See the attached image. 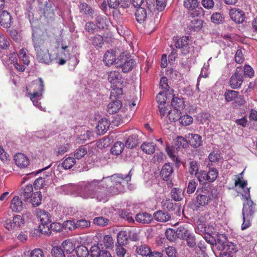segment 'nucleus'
Wrapping results in <instances>:
<instances>
[{
  "label": "nucleus",
  "mask_w": 257,
  "mask_h": 257,
  "mask_svg": "<svg viewBox=\"0 0 257 257\" xmlns=\"http://www.w3.org/2000/svg\"><path fill=\"white\" fill-rule=\"evenodd\" d=\"M132 169L126 175L117 174L103 177L102 179H94L81 185L78 195L84 199L94 198L98 201H106L108 198L123 192L124 183L131 180Z\"/></svg>",
  "instance_id": "nucleus-1"
},
{
  "label": "nucleus",
  "mask_w": 257,
  "mask_h": 257,
  "mask_svg": "<svg viewBox=\"0 0 257 257\" xmlns=\"http://www.w3.org/2000/svg\"><path fill=\"white\" fill-rule=\"evenodd\" d=\"M33 46L36 53V59L41 63L50 64L52 61L49 48L51 42L49 39H33Z\"/></svg>",
  "instance_id": "nucleus-2"
},
{
  "label": "nucleus",
  "mask_w": 257,
  "mask_h": 257,
  "mask_svg": "<svg viewBox=\"0 0 257 257\" xmlns=\"http://www.w3.org/2000/svg\"><path fill=\"white\" fill-rule=\"evenodd\" d=\"M171 105L174 108L173 110H169L167 112L168 116L170 120L176 121L178 120L181 110L185 107L184 101L181 97L173 96L171 101Z\"/></svg>",
  "instance_id": "nucleus-3"
},
{
  "label": "nucleus",
  "mask_w": 257,
  "mask_h": 257,
  "mask_svg": "<svg viewBox=\"0 0 257 257\" xmlns=\"http://www.w3.org/2000/svg\"><path fill=\"white\" fill-rule=\"evenodd\" d=\"M249 189L250 188H247L246 190H245L244 193L242 195V197L245 199L242 214L247 217H252L256 211L255 204L250 199Z\"/></svg>",
  "instance_id": "nucleus-4"
},
{
  "label": "nucleus",
  "mask_w": 257,
  "mask_h": 257,
  "mask_svg": "<svg viewBox=\"0 0 257 257\" xmlns=\"http://www.w3.org/2000/svg\"><path fill=\"white\" fill-rule=\"evenodd\" d=\"M33 85L34 86V90L33 93L29 92L31 100L32 101L33 104L37 107L40 108V103L39 99L42 95V92L44 91V82L41 78H39L38 80L34 82Z\"/></svg>",
  "instance_id": "nucleus-5"
},
{
  "label": "nucleus",
  "mask_w": 257,
  "mask_h": 257,
  "mask_svg": "<svg viewBox=\"0 0 257 257\" xmlns=\"http://www.w3.org/2000/svg\"><path fill=\"white\" fill-rule=\"evenodd\" d=\"M136 65L134 59L128 58L124 53L117 57L116 62V67H120L124 73H127L131 71Z\"/></svg>",
  "instance_id": "nucleus-6"
},
{
  "label": "nucleus",
  "mask_w": 257,
  "mask_h": 257,
  "mask_svg": "<svg viewBox=\"0 0 257 257\" xmlns=\"http://www.w3.org/2000/svg\"><path fill=\"white\" fill-rule=\"evenodd\" d=\"M242 68L237 67L234 74L231 77L229 80V85L233 89H237L240 87L243 82Z\"/></svg>",
  "instance_id": "nucleus-7"
},
{
  "label": "nucleus",
  "mask_w": 257,
  "mask_h": 257,
  "mask_svg": "<svg viewBox=\"0 0 257 257\" xmlns=\"http://www.w3.org/2000/svg\"><path fill=\"white\" fill-rule=\"evenodd\" d=\"M216 245L219 250L226 251L231 254L237 251L235 244L228 241H222L219 238L217 239Z\"/></svg>",
  "instance_id": "nucleus-8"
},
{
  "label": "nucleus",
  "mask_w": 257,
  "mask_h": 257,
  "mask_svg": "<svg viewBox=\"0 0 257 257\" xmlns=\"http://www.w3.org/2000/svg\"><path fill=\"white\" fill-rule=\"evenodd\" d=\"M147 9L151 12L162 11L166 5V0H146Z\"/></svg>",
  "instance_id": "nucleus-9"
},
{
  "label": "nucleus",
  "mask_w": 257,
  "mask_h": 257,
  "mask_svg": "<svg viewBox=\"0 0 257 257\" xmlns=\"http://www.w3.org/2000/svg\"><path fill=\"white\" fill-rule=\"evenodd\" d=\"M35 214L41 222L43 228L52 221L51 214L45 210L37 208L35 211Z\"/></svg>",
  "instance_id": "nucleus-10"
},
{
  "label": "nucleus",
  "mask_w": 257,
  "mask_h": 257,
  "mask_svg": "<svg viewBox=\"0 0 257 257\" xmlns=\"http://www.w3.org/2000/svg\"><path fill=\"white\" fill-rule=\"evenodd\" d=\"M175 43L176 48L181 50L183 54H187L189 52L190 47L188 43L189 37L183 36L178 39H176Z\"/></svg>",
  "instance_id": "nucleus-11"
},
{
  "label": "nucleus",
  "mask_w": 257,
  "mask_h": 257,
  "mask_svg": "<svg viewBox=\"0 0 257 257\" xmlns=\"http://www.w3.org/2000/svg\"><path fill=\"white\" fill-rule=\"evenodd\" d=\"M229 16L231 20L236 23H242L245 19L244 12L239 9H231L229 12Z\"/></svg>",
  "instance_id": "nucleus-12"
},
{
  "label": "nucleus",
  "mask_w": 257,
  "mask_h": 257,
  "mask_svg": "<svg viewBox=\"0 0 257 257\" xmlns=\"http://www.w3.org/2000/svg\"><path fill=\"white\" fill-rule=\"evenodd\" d=\"M174 170L172 164L170 163H166L163 167L160 172L161 178L165 181L171 180V176L173 173Z\"/></svg>",
  "instance_id": "nucleus-13"
},
{
  "label": "nucleus",
  "mask_w": 257,
  "mask_h": 257,
  "mask_svg": "<svg viewBox=\"0 0 257 257\" xmlns=\"http://www.w3.org/2000/svg\"><path fill=\"white\" fill-rule=\"evenodd\" d=\"M14 225H12V220L8 219L5 221V226L8 230L18 228L21 224L24 223V219L20 215H16L13 217Z\"/></svg>",
  "instance_id": "nucleus-14"
},
{
  "label": "nucleus",
  "mask_w": 257,
  "mask_h": 257,
  "mask_svg": "<svg viewBox=\"0 0 257 257\" xmlns=\"http://www.w3.org/2000/svg\"><path fill=\"white\" fill-rule=\"evenodd\" d=\"M12 23V17L7 11H3L0 14V24L5 28H9Z\"/></svg>",
  "instance_id": "nucleus-15"
},
{
  "label": "nucleus",
  "mask_w": 257,
  "mask_h": 257,
  "mask_svg": "<svg viewBox=\"0 0 257 257\" xmlns=\"http://www.w3.org/2000/svg\"><path fill=\"white\" fill-rule=\"evenodd\" d=\"M14 160L16 165L21 168H26L29 164L28 157L22 153L17 154L14 156Z\"/></svg>",
  "instance_id": "nucleus-16"
},
{
  "label": "nucleus",
  "mask_w": 257,
  "mask_h": 257,
  "mask_svg": "<svg viewBox=\"0 0 257 257\" xmlns=\"http://www.w3.org/2000/svg\"><path fill=\"white\" fill-rule=\"evenodd\" d=\"M117 58H116L115 51L110 50L107 51L103 56V61L107 66H110L114 64L116 65V62Z\"/></svg>",
  "instance_id": "nucleus-17"
},
{
  "label": "nucleus",
  "mask_w": 257,
  "mask_h": 257,
  "mask_svg": "<svg viewBox=\"0 0 257 257\" xmlns=\"http://www.w3.org/2000/svg\"><path fill=\"white\" fill-rule=\"evenodd\" d=\"M186 137L190 145L194 148L200 147L202 144V137L198 134H188Z\"/></svg>",
  "instance_id": "nucleus-18"
},
{
  "label": "nucleus",
  "mask_w": 257,
  "mask_h": 257,
  "mask_svg": "<svg viewBox=\"0 0 257 257\" xmlns=\"http://www.w3.org/2000/svg\"><path fill=\"white\" fill-rule=\"evenodd\" d=\"M110 125V122L106 118H101L98 122L96 128L98 134L103 135L108 130Z\"/></svg>",
  "instance_id": "nucleus-19"
},
{
  "label": "nucleus",
  "mask_w": 257,
  "mask_h": 257,
  "mask_svg": "<svg viewBox=\"0 0 257 257\" xmlns=\"http://www.w3.org/2000/svg\"><path fill=\"white\" fill-rule=\"evenodd\" d=\"M214 197H209V196H205L202 194L197 195L196 197L195 205L197 207L201 206H205L207 205L212 200Z\"/></svg>",
  "instance_id": "nucleus-20"
},
{
  "label": "nucleus",
  "mask_w": 257,
  "mask_h": 257,
  "mask_svg": "<svg viewBox=\"0 0 257 257\" xmlns=\"http://www.w3.org/2000/svg\"><path fill=\"white\" fill-rule=\"evenodd\" d=\"M153 217L156 221L161 222H167L171 219L170 214L162 210H158L155 212L153 214Z\"/></svg>",
  "instance_id": "nucleus-21"
},
{
  "label": "nucleus",
  "mask_w": 257,
  "mask_h": 257,
  "mask_svg": "<svg viewBox=\"0 0 257 257\" xmlns=\"http://www.w3.org/2000/svg\"><path fill=\"white\" fill-rule=\"evenodd\" d=\"M33 193V186L32 184H29L20 190L19 194L24 201H27Z\"/></svg>",
  "instance_id": "nucleus-22"
},
{
  "label": "nucleus",
  "mask_w": 257,
  "mask_h": 257,
  "mask_svg": "<svg viewBox=\"0 0 257 257\" xmlns=\"http://www.w3.org/2000/svg\"><path fill=\"white\" fill-rule=\"evenodd\" d=\"M121 75L117 71H110L107 72V80L113 85H116L120 83Z\"/></svg>",
  "instance_id": "nucleus-23"
},
{
  "label": "nucleus",
  "mask_w": 257,
  "mask_h": 257,
  "mask_svg": "<svg viewBox=\"0 0 257 257\" xmlns=\"http://www.w3.org/2000/svg\"><path fill=\"white\" fill-rule=\"evenodd\" d=\"M122 106L121 102L119 100H112L110 102L108 106L107 110L110 114H113L116 113Z\"/></svg>",
  "instance_id": "nucleus-24"
},
{
  "label": "nucleus",
  "mask_w": 257,
  "mask_h": 257,
  "mask_svg": "<svg viewBox=\"0 0 257 257\" xmlns=\"http://www.w3.org/2000/svg\"><path fill=\"white\" fill-rule=\"evenodd\" d=\"M137 8L135 14L136 20L138 22L142 23L147 18V12L146 8L147 7L146 6H143Z\"/></svg>",
  "instance_id": "nucleus-25"
},
{
  "label": "nucleus",
  "mask_w": 257,
  "mask_h": 257,
  "mask_svg": "<svg viewBox=\"0 0 257 257\" xmlns=\"http://www.w3.org/2000/svg\"><path fill=\"white\" fill-rule=\"evenodd\" d=\"M139 139L138 136L134 134L130 136L125 142L124 146L128 149H133L139 144Z\"/></svg>",
  "instance_id": "nucleus-26"
},
{
  "label": "nucleus",
  "mask_w": 257,
  "mask_h": 257,
  "mask_svg": "<svg viewBox=\"0 0 257 257\" xmlns=\"http://www.w3.org/2000/svg\"><path fill=\"white\" fill-rule=\"evenodd\" d=\"M11 208L15 212H20L23 210V203L18 196H15L12 200Z\"/></svg>",
  "instance_id": "nucleus-27"
},
{
  "label": "nucleus",
  "mask_w": 257,
  "mask_h": 257,
  "mask_svg": "<svg viewBox=\"0 0 257 257\" xmlns=\"http://www.w3.org/2000/svg\"><path fill=\"white\" fill-rule=\"evenodd\" d=\"M203 21L201 19H195L188 24V28L191 31H198L203 26Z\"/></svg>",
  "instance_id": "nucleus-28"
},
{
  "label": "nucleus",
  "mask_w": 257,
  "mask_h": 257,
  "mask_svg": "<svg viewBox=\"0 0 257 257\" xmlns=\"http://www.w3.org/2000/svg\"><path fill=\"white\" fill-rule=\"evenodd\" d=\"M46 228L48 229V231L46 230H43V228L42 229L41 226L40 225L39 226V228L42 233L47 234H49V233H51V231H49L50 230L56 232L60 231L63 228V226L62 224H60V223L55 222L51 223L50 225V227L47 225Z\"/></svg>",
  "instance_id": "nucleus-29"
},
{
  "label": "nucleus",
  "mask_w": 257,
  "mask_h": 257,
  "mask_svg": "<svg viewBox=\"0 0 257 257\" xmlns=\"http://www.w3.org/2000/svg\"><path fill=\"white\" fill-rule=\"evenodd\" d=\"M156 145L153 142H145L142 144L141 148L146 154H153L156 149Z\"/></svg>",
  "instance_id": "nucleus-30"
},
{
  "label": "nucleus",
  "mask_w": 257,
  "mask_h": 257,
  "mask_svg": "<svg viewBox=\"0 0 257 257\" xmlns=\"http://www.w3.org/2000/svg\"><path fill=\"white\" fill-rule=\"evenodd\" d=\"M136 220L142 223H149L153 219L151 214L147 212H143L138 214L136 216Z\"/></svg>",
  "instance_id": "nucleus-31"
},
{
  "label": "nucleus",
  "mask_w": 257,
  "mask_h": 257,
  "mask_svg": "<svg viewBox=\"0 0 257 257\" xmlns=\"http://www.w3.org/2000/svg\"><path fill=\"white\" fill-rule=\"evenodd\" d=\"M171 196L175 201H180L183 199V191L180 188H174L171 190Z\"/></svg>",
  "instance_id": "nucleus-32"
},
{
  "label": "nucleus",
  "mask_w": 257,
  "mask_h": 257,
  "mask_svg": "<svg viewBox=\"0 0 257 257\" xmlns=\"http://www.w3.org/2000/svg\"><path fill=\"white\" fill-rule=\"evenodd\" d=\"M176 232L177 237L184 240L191 233L187 228L183 226L178 227Z\"/></svg>",
  "instance_id": "nucleus-33"
},
{
  "label": "nucleus",
  "mask_w": 257,
  "mask_h": 257,
  "mask_svg": "<svg viewBox=\"0 0 257 257\" xmlns=\"http://www.w3.org/2000/svg\"><path fill=\"white\" fill-rule=\"evenodd\" d=\"M123 148V143L121 142H117L111 147V153L113 155L118 156L122 152Z\"/></svg>",
  "instance_id": "nucleus-34"
},
{
  "label": "nucleus",
  "mask_w": 257,
  "mask_h": 257,
  "mask_svg": "<svg viewBox=\"0 0 257 257\" xmlns=\"http://www.w3.org/2000/svg\"><path fill=\"white\" fill-rule=\"evenodd\" d=\"M117 245H124L127 243L128 238L125 231H120L117 235Z\"/></svg>",
  "instance_id": "nucleus-35"
},
{
  "label": "nucleus",
  "mask_w": 257,
  "mask_h": 257,
  "mask_svg": "<svg viewBox=\"0 0 257 257\" xmlns=\"http://www.w3.org/2000/svg\"><path fill=\"white\" fill-rule=\"evenodd\" d=\"M30 202L34 206H39L41 203L42 196L40 192H36L31 197Z\"/></svg>",
  "instance_id": "nucleus-36"
},
{
  "label": "nucleus",
  "mask_w": 257,
  "mask_h": 257,
  "mask_svg": "<svg viewBox=\"0 0 257 257\" xmlns=\"http://www.w3.org/2000/svg\"><path fill=\"white\" fill-rule=\"evenodd\" d=\"M184 240L186 241L187 246L192 248L194 251L197 243L196 239L194 234L191 233Z\"/></svg>",
  "instance_id": "nucleus-37"
},
{
  "label": "nucleus",
  "mask_w": 257,
  "mask_h": 257,
  "mask_svg": "<svg viewBox=\"0 0 257 257\" xmlns=\"http://www.w3.org/2000/svg\"><path fill=\"white\" fill-rule=\"evenodd\" d=\"M63 250L67 253H72L75 248V245L70 240L64 241L62 244Z\"/></svg>",
  "instance_id": "nucleus-38"
},
{
  "label": "nucleus",
  "mask_w": 257,
  "mask_h": 257,
  "mask_svg": "<svg viewBox=\"0 0 257 257\" xmlns=\"http://www.w3.org/2000/svg\"><path fill=\"white\" fill-rule=\"evenodd\" d=\"M76 163L75 159L68 157L62 163V167L65 170L71 169Z\"/></svg>",
  "instance_id": "nucleus-39"
},
{
  "label": "nucleus",
  "mask_w": 257,
  "mask_h": 257,
  "mask_svg": "<svg viewBox=\"0 0 257 257\" xmlns=\"http://www.w3.org/2000/svg\"><path fill=\"white\" fill-rule=\"evenodd\" d=\"M136 252L142 256H148L151 253V249L146 245H141L137 247Z\"/></svg>",
  "instance_id": "nucleus-40"
},
{
  "label": "nucleus",
  "mask_w": 257,
  "mask_h": 257,
  "mask_svg": "<svg viewBox=\"0 0 257 257\" xmlns=\"http://www.w3.org/2000/svg\"><path fill=\"white\" fill-rule=\"evenodd\" d=\"M199 5L198 0H184V6L188 10H194Z\"/></svg>",
  "instance_id": "nucleus-41"
},
{
  "label": "nucleus",
  "mask_w": 257,
  "mask_h": 257,
  "mask_svg": "<svg viewBox=\"0 0 257 257\" xmlns=\"http://www.w3.org/2000/svg\"><path fill=\"white\" fill-rule=\"evenodd\" d=\"M76 253L77 257H87L89 254V251L86 246L79 245L76 248Z\"/></svg>",
  "instance_id": "nucleus-42"
},
{
  "label": "nucleus",
  "mask_w": 257,
  "mask_h": 257,
  "mask_svg": "<svg viewBox=\"0 0 257 257\" xmlns=\"http://www.w3.org/2000/svg\"><path fill=\"white\" fill-rule=\"evenodd\" d=\"M238 95V92L232 90H227L224 94L225 99L228 102L234 100Z\"/></svg>",
  "instance_id": "nucleus-43"
},
{
  "label": "nucleus",
  "mask_w": 257,
  "mask_h": 257,
  "mask_svg": "<svg viewBox=\"0 0 257 257\" xmlns=\"http://www.w3.org/2000/svg\"><path fill=\"white\" fill-rule=\"evenodd\" d=\"M199 165L195 161L189 162V172L192 176H196L199 173Z\"/></svg>",
  "instance_id": "nucleus-44"
},
{
  "label": "nucleus",
  "mask_w": 257,
  "mask_h": 257,
  "mask_svg": "<svg viewBox=\"0 0 257 257\" xmlns=\"http://www.w3.org/2000/svg\"><path fill=\"white\" fill-rule=\"evenodd\" d=\"M208 181L212 182L214 181L218 177V172L216 169L214 168H209V171L206 173Z\"/></svg>",
  "instance_id": "nucleus-45"
},
{
  "label": "nucleus",
  "mask_w": 257,
  "mask_h": 257,
  "mask_svg": "<svg viewBox=\"0 0 257 257\" xmlns=\"http://www.w3.org/2000/svg\"><path fill=\"white\" fill-rule=\"evenodd\" d=\"M178 120H180V122L182 125L187 126L192 123L193 119L189 115H184L181 116V114H180Z\"/></svg>",
  "instance_id": "nucleus-46"
},
{
  "label": "nucleus",
  "mask_w": 257,
  "mask_h": 257,
  "mask_svg": "<svg viewBox=\"0 0 257 257\" xmlns=\"http://www.w3.org/2000/svg\"><path fill=\"white\" fill-rule=\"evenodd\" d=\"M90 226V221L85 219H80L77 220L76 222L75 228L80 229H83Z\"/></svg>",
  "instance_id": "nucleus-47"
},
{
  "label": "nucleus",
  "mask_w": 257,
  "mask_h": 257,
  "mask_svg": "<svg viewBox=\"0 0 257 257\" xmlns=\"http://www.w3.org/2000/svg\"><path fill=\"white\" fill-rule=\"evenodd\" d=\"M51 254L53 257H65L64 250L58 246L52 248Z\"/></svg>",
  "instance_id": "nucleus-48"
},
{
  "label": "nucleus",
  "mask_w": 257,
  "mask_h": 257,
  "mask_svg": "<svg viewBox=\"0 0 257 257\" xmlns=\"http://www.w3.org/2000/svg\"><path fill=\"white\" fill-rule=\"evenodd\" d=\"M175 145L178 148L181 147L186 148L189 146L187 140L184 137L180 136L177 138Z\"/></svg>",
  "instance_id": "nucleus-49"
},
{
  "label": "nucleus",
  "mask_w": 257,
  "mask_h": 257,
  "mask_svg": "<svg viewBox=\"0 0 257 257\" xmlns=\"http://www.w3.org/2000/svg\"><path fill=\"white\" fill-rule=\"evenodd\" d=\"M45 183H49V179L46 180L45 178L39 177L34 183V187L36 189H40L44 186Z\"/></svg>",
  "instance_id": "nucleus-50"
},
{
  "label": "nucleus",
  "mask_w": 257,
  "mask_h": 257,
  "mask_svg": "<svg viewBox=\"0 0 257 257\" xmlns=\"http://www.w3.org/2000/svg\"><path fill=\"white\" fill-rule=\"evenodd\" d=\"M211 22L216 24H220L224 21V18L219 13H213L211 17Z\"/></svg>",
  "instance_id": "nucleus-51"
},
{
  "label": "nucleus",
  "mask_w": 257,
  "mask_h": 257,
  "mask_svg": "<svg viewBox=\"0 0 257 257\" xmlns=\"http://www.w3.org/2000/svg\"><path fill=\"white\" fill-rule=\"evenodd\" d=\"M10 41L2 33H0V48L6 50L10 46Z\"/></svg>",
  "instance_id": "nucleus-52"
},
{
  "label": "nucleus",
  "mask_w": 257,
  "mask_h": 257,
  "mask_svg": "<svg viewBox=\"0 0 257 257\" xmlns=\"http://www.w3.org/2000/svg\"><path fill=\"white\" fill-rule=\"evenodd\" d=\"M93 222L95 224L100 226H105L108 225L109 220L103 217H95L93 220Z\"/></svg>",
  "instance_id": "nucleus-53"
},
{
  "label": "nucleus",
  "mask_w": 257,
  "mask_h": 257,
  "mask_svg": "<svg viewBox=\"0 0 257 257\" xmlns=\"http://www.w3.org/2000/svg\"><path fill=\"white\" fill-rule=\"evenodd\" d=\"M87 153V149L84 146H81L75 152L74 156L76 159H80Z\"/></svg>",
  "instance_id": "nucleus-54"
},
{
  "label": "nucleus",
  "mask_w": 257,
  "mask_h": 257,
  "mask_svg": "<svg viewBox=\"0 0 257 257\" xmlns=\"http://www.w3.org/2000/svg\"><path fill=\"white\" fill-rule=\"evenodd\" d=\"M93 137V132L91 131L87 130L80 135L79 139L82 141V143H84L87 140H91Z\"/></svg>",
  "instance_id": "nucleus-55"
},
{
  "label": "nucleus",
  "mask_w": 257,
  "mask_h": 257,
  "mask_svg": "<svg viewBox=\"0 0 257 257\" xmlns=\"http://www.w3.org/2000/svg\"><path fill=\"white\" fill-rule=\"evenodd\" d=\"M103 44L102 37L99 35L95 36L92 39V45L96 47L101 48Z\"/></svg>",
  "instance_id": "nucleus-56"
},
{
  "label": "nucleus",
  "mask_w": 257,
  "mask_h": 257,
  "mask_svg": "<svg viewBox=\"0 0 257 257\" xmlns=\"http://www.w3.org/2000/svg\"><path fill=\"white\" fill-rule=\"evenodd\" d=\"M76 226V222H74L72 220H66L63 222L62 224L63 228H64L65 230H73L76 228H75Z\"/></svg>",
  "instance_id": "nucleus-57"
},
{
  "label": "nucleus",
  "mask_w": 257,
  "mask_h": 257,
  "mask_svg": "<svg viewBox=\"0 0 257 257\" xmlns=\"http://www.w3.org/2000/svg\"><path fill=\"white\" fill-rule=\"evenodd\" d=\"M91 257H98L101 253L102 249L100 248L98 244H94L90 249Z\"/></svg>",
  "instance_id": "nucleus-58"
},
{
  "label": "nucleus",
  "mask_w": 257,
  "mask_h": 257,
  "mask_svg": "<svg viewBox=\"0 0 257 257\" xmlns=\"http://www.w3.org/2000/svg\"><path fill=\"white\" fill-rule=\"evenodd\" d=\"M162 205L164 208L167 209L169 211H173L175 208V204L170 199L163 201Z\"/></svg>",
  "instance_id": "nucleus-59"
},
{
  "label": "nucleus",
  "mask_w": 257,
  "mask_h": 257,
  "mask_svg": "<svg viewBox=\"0 0 257 257\" xmlns=\"http://www.w3.org/2000/svg\"><path fill=\"white\" fill-rule=\"evenodd\" d=\"M165 235L169 240L172 241H174L177 237L176 231L171 228H168L166 230Z\"/></svg>",
  "instance_id": "nucleus-60"
},
{
  "label": "nucleus",
  "mask_w": 257,
  "mask_h": 257,
  "mask_svg": "<svg viewBox=\"0 0 257 257\" xmlns=\"http://www.w3.org/2000/svg\"><path fill=\"white\" fill-rule=\"evenodd\" d=\"M242 72H243L244 76L248 77H252L254 75V70L250 66L245 65L242 68Z\"/></svg>",
  "instance_id": "nucleus-61"
},
{
  "label": "nucleus",
  "mask_w": 257,
  "mask_h": 257,
  "mask_svg": "<svg viewBox=\"0 0 257 257\" xmlns=\"http://www.w3.org/2000/svg\"><path fill=\"white\" fill-rule=\"evenodd\" d=\"M19 53L24 64L29 65L30 60L29 57L27 55V50L22 48L20 50Z\"/></svg>",
  "instance_id": "nucleus-62"
},
{
  "label": "nucleus",
  "mask_w": 257,
  "mask_h": 257,
  "mask_svg": "<svg viewBox=\"0 0 257 257\" xmlns=\"http://www.w3.org/2000/svg\"><path fill=\"white\" fill-rule=\"evenodd\" d=\"M200 183L204 184L206 181H208L207 175L205 171H201L195 176Z\"/></svg>",
  "instance_id": "nucleus-63"
},
{
  "label": "nucleus",
  "mask_w": 257,
  "mask_h": 257,
  "mask_svg": "<svg viewBox=\"0 0 257 257\" xmlns=\"http://www.w3.org/2000/svg\"><path fill=\"white\" fill-rule=\"evenodd\" d=\"M30 257H44V254L41 249L35 248L30 252Z\"/></svg>",
  "instance_id": "nucleus-64"
}]
</instances>
